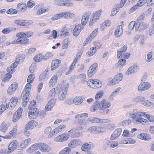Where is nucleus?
Listing matches in <instances>:
<instances>
[{
	"label": "nucleus",
	"mask_w": 154,
	"mask_h": 154,
	"mask_svg": "<svg viewBox=\"0 0 154 154\" xmlns=\"http://www.w3.org/2000/svg\"><path fill=\"white\" fill-rule=\"evenodd\" d=\"M145 114V112H139L136 109L128 112L126 113V116L133 119L134 121L135 122L140 123L143 125H145L148 122L147 120L142 118Z\"/></svg>",
	"instance_id": "1"
},
{
	"label": "nucleus",
	"mask_w": 154,
	"mask_h": 154,
	"mask_svg": "<svg viewBox=\"0 0 154 154\" xmlns=\"http://www.w3.org/2000/svg\"><path fill=\"white\" fill-rule=\"evenodd\" d=\"M39 149L41 152L46 153L51 151V148L47 144L42 142H39L35 143L31 145L27 149L26 152L27 153H31Z\"/></svg>",
	"instance_id": "2"
},
{
	"label": "nucleus",
	"mask_w": 154,
	"mask_h": 154,
	"mask_svg": "<svg viewBox=\"0 0 154 154\" xmlns=\"http://www.w3.org/2000/svg\"><path fill=\"white\" fill-rule=\"evenodd\" d=\"M88 114L87 112H84L82 113L76 114L74 118L79 120L78 123V125L76 128V131L82 130L84 127V125L87 124L88 122L87 119Z\"/></svg>",
	"instance_id": "3"
},
{
	"label": "nucleus",
	"mask_w": 154,
	"mask_h": 154,
	"mask_svg": "<svg viewBox=\"0 0 154 154\" xmlns=\"http://www.w3.org/2000/svg\"><path fill=\"white\" fill-rule=\"evenodd\" d=\"M111 105V103L106 99L102 100L99 104V109L104 114H107L109 112L108 109Z\"/></svg>",
	"instance_id": "4"
},
{
	"label": "nucleus",
	"mask_w": 154,
	"mask_h": 154,
	"mask_svg": "<svg viewBox=\"0 0 154 154\" xmlns=\"http://www.w3.org/2000/svg\"><path fill=\"white\" fill-rule=\"evenodd\" d=\"M123 79V75L122 73H117L112 78L110 77L108 79V84L109 85H115L122 81Z\"/></svg>",
	"instance_id": "5"
},
{
	"label": "nucleus",
	"mask_w": 154,
	"mask_h": 154,
	"mask_svg": "<svg viewBox=\"0 0 154 154\" xmlns=\"http://www.w3.org/2000/svg\"><path fill=\"white\" fill-rule=\"evenodd\" d=\"M16 36L18 38L12 41V44H26L28 42L29 39L26 38L21 32L17 33Z\"/></svg>",
	"instance_id": "6"
},
{
	"label": "nucleus",
	"mask_w": 154,
	"mask_h": 154,
	"mask_svg": "<svg viewBox=\"0 0 154 154\" xmlns=\"http://www.w3.org/2000/svg\"><path fill=\"white\" fill-rule=\"evenodd\" d=\"M32 87L31 84L27 83L22 93V96L23 100H29L30 97V91Z\"/></svg>",
	"instance_id": "7"
},
{
	"label": "nucleus",
	"mask_w": 154,
	"mask_h": 154,
	"mask_svg": "<svg viewBox=\"0 0 154 154\" xmlns=\"http://www.w3.org/2000/svg\"><path fill=\"white\" fill-rule=\"evenodd\" d=\"M88 85L90 88L94 89H97L101 87L102 82L97 79H90L87 82Z\"/></svg>",
	"instance_id": "8"
},
{
	"label": "nucleus",
	"mask_w": 154,
	"mask_h": 154,
	"mask_svg": "<svg viewBox=\"0 0 154 154\" xmlns=\"http://www.w3.org/2000/svg\"><path fill=\"white\" fill-rule=\"evenodd\" d=\"M127 0H121L120 3L115 5L111 12L110 16H113L115 15L119 11L120 9L123 7Z\"/></svg>",
	"instance_id": "9"
},
{
	"label": "nucleus",
	"mask_w": 154,
	"mask_h": 154,
	"mask_svg": "<svg viewBox=\"0 0 154 154\" xmlns=\"http://www.w3.org/2000/svg\"><path fill=\"white\" fill-rule=\"evenodd\" d=\"M18 128V126L17 125L14 126L12 130L10 131L8 134L6 135L5 136L0 135V137H2L5 139H10L13 137H15L17 134V131Z\"/></svg>",
	"instance_id": "10"
},
{
	"label": "nucleus",
	"mask_w": 154,
	"mask_h": 154,
	"mask_svg": "<svg viewBox=\"0 0 154 154\" xmlns=\"http://www.w3.org/2000/svg\"><path fill=\"white\" fill-rule=\"evenodd\" d=\"M151 87L150 83L142 82L140 83L137 87V91L139 92H143L149 89Z\"/></svg>",
	"instance_id": "11"
},
{
	"label": "nucleus",
	"mask_w": 154,
	"mask_h": 154,
	"mask_svg": "<svg viewBox=\"0 0 154 154\" xmlns=\"http://www.w3.org/2000/svg\"><path fill=\"white\" fill-rule=\"evenodd\" d=\"M70 137V135L67 133L62 134L56 137L54 139L56 142H63L67 140Z\"/></svg>",
	"instance_id": "12"
},
{
	"label": "nucleus",
	"mask_w": 154,
	"mask_h": 154,
	"mask_svg": "<svg viewBox=\"0 0 154 154\" xmlns=\"http://www.w3.org/2000/svg\"><path fill=\"white\" fill-rule=\"evenodd\" d=\"M91 15V13L89 11L85 12L82 16L81 23L83 26L85 25Z\"/></svg>",
	"instance_id": "13"
},
{
	"label": "nucleus",
	"mask_w": 154,
	"mask_h": 154,
	"mask_svg": "<svg viewBox=\"0 0 154 154\" xmlns=\"http://www.w3.org/2000/svg\"><path fill=\"white\" fill-rule=\"evenodd\" d=\"M18 145V142L16 140L12 141L9 145L8 148V153L10 154L12 152L17 148Z\"/></svg>",
	"instance_id": "14"
},
{
	"label": "nucleus",
	"mask_w": 154,
	"mask_h": 154,
	"mask_svg": "<svg viewBox=\"0 0 154 154\" xmlns=\"http://www.w3.org/2000/svg\"><path fill=\"white\" fill-rule=\"evenodd\" d=\"M88 131L94 134H97L98 133L103 132L104 131L102 127L98 126H93L89 127Z\"/></svg>",
	"instance_id": "15"
},
{
	"label": "nucleus",
	"mask_w": 154,
	"mask_h": 154,
	"mask_svg": "<svg viewBox=\"0 0 154 154\" xmlns=\"http://www.w3.org/2000/svg\"><path fill=\"white\" fill-rule=\"evenodd\" d=\"M18 88V84L16 82H14L8 87L7 91V94L9 95H12Z\"/></svg>",
	"instance_id": "16"
},
{
	"label": "nucleus",
	"mask_w": 154,
	"mask_h": 154,
	"mask_svg": "<svg viewBox=\"0 0 154 154\" xmlns=\"http://www.w3.org/2000/svg\"><path fill=\"white\" fill-rule=\"evenodd\" d=\"M98 67L97 64L95 63L93 64L88 71V77H91L96 72Z\"/></svg>",
	"instance_id": "17"
},
{
	"label": "nucleus",
	"mask_w": 154,
	"mask_h": 154,
	"mask_svg": "<svg viewBox=\"0 0 154 154\" xmlns=\"http://www.w3.org/2000/svg\"><path fill=\"white\" fill-rule=\"evenodd\" d=\"M38 111L37 109L29 110L28 112V116L30 119H35L38 115Z\"/></svg>",
	"instance_id": "18"
},
{
	"label": "nucleus",
	"mask_w": 154,
	"mask_h": 154,
	"mask_svg": "<svg viewBox=\"0 0 154 154\" xmlns=\"http://www.w3.org/2000/svg\"><path fill=\"white\" fill-rule=\"evenodd\" d=\"M10 126L9 123L3 121L0 125V131L4 134L5 133Z\"/></svg>",
	"instance_id": "19"
},
{
	"label": "nucleus",
	"mask_w": 154,
	"mask_h": 154,
	"mask_svg": "<svg viewBox=\"0 0 154 154\" xmlns=\"http://www.w3.org/2000/svg\"><path fill=\"white\" fill-rule=\"evenodd\" d=\"M44 133L45 134L48 135V138L51 139L54 136V133H53V130L50 126L46 127L44 131Z\"/></svg>",
	"instance_id": "20"
},
{
	"label": "nucleus",
	"mask_w": 154,
	"mask_h": 154,
	"mask_svg": "<svg viewBox=\"0 0 154 154\" xmlns=\"http://www.w3.org/2000/svg\"><path fill=\"white\" fill-rule=\"evenodd\" d=\"M122 129L121 128H119L116 129L112 134L110 138L111 140H114L120 135L122 131Z\"/></svg>",
	"instance_id": "21"
},
{
	"label": "nucleus",
	"mask_w": 154,
	"mask_h": 154,
	"mask_svg": "<svg viewBox=\"0 0 154 154\" xmlns=\"http://www.w3.org/2000/svg\"><path fill=\"white\" fill-rule=\"evenodd\" d=\"M134 28L135 31H138V23H136L135 21H132L129 24L128 29L129 31H131Z\"/></svg>",
	"instance_id": "22"
},
{
	"label": "nucleus",
	"mask_w": 154,
	"mask_h": 154,
	"mask_svg": "<svg viewBox=\"0 0 154 154\" xmlns=\"http://www.w3.org/2000/svg\"><path fill=\"white\" fill-rule=\"evenodd\" d=\"M94 147V145L92 143L89 142L85 143L83 144L81 147V150L83 151H88Z\"/></svg>",
	"instance_id": "23"
},
{
	"label": "nucleus",
	"mask_w": 154,
	"mask_h": 154,
	"mask_svg": "<svg viewBox=\"0 0 154 154\" xmlns=\"http://www.w3.org/2000/svg\"><path fill=\"white\" fill-rule=\"evenodd\" d=\"M27 8V7L26 4L23 2L18 3L16 7L17 11L20 12H24L26 10Z\"/></svg>",
	"instance_id": "24"
},
{
	"label": "nucleus",
	"mask_w": 154,
	"mask_h": 154,
	"mask_svg": "<svg viewBox=\"0 0 154 154\" xmlns=\"http://www.w3.org/2000/svg\"><path fill=\"white\" fill-rule=\"evenodd\" d=\"M81 141L79 140L74 139L71 141L68 144V147L70 148H74L80 145L81 144Z\"/></svg>",
	"instance_id": "25"
},
{
	"label": "nucleus",
	"mask_w": 154,
	"mask_h": 154,
	"mask_svg": "<svg viewBox=\"0 0 154 154\" xmlns=\"http://www.w3.org/2000/svg\"><path fill=\"white\" fill-rule=\"evenodd\" d=\"M83 29V26L79 25L76 26L73 30V34L75 36H78Z\"/></svg>",
	"instance_id": "26"
},
{
	"label": "nucleus",
	"mask_w": 154,
	"mask_h": 154,
	"mask_svg": "<svg viewBox=\"0 0 154 154\" xmlns=\"http://www.w3.org/2000/svg\"><path fill=\"white\" fill-rule=\"evenodd\" d=\"M55 103V100H50L45 106V110L48 111L51 110L54 105Z\"/></svg>",
	"instance_id": "27"
},
{
	"label": "nucleus",
	"mask_w": 154,
	"mask_h": 154,
	"mask_svg": "<svg viewBox=\"0 0 154 154\" xmlns=\"http://www.w3.org/2000/svg\"><path fill=\"white\" fill-rule=\"evenodd\" d=\"M31 141V139L30 138L23 140L20 143V147L23 149L25 148L29 145Z\"/></svg>",
	"instance_id": "28"
},
{
	"label": "nucleus",
	"mask_w": 154,
	"mask_h": 154,
	"mask_svg": "<svg viewBox=\"0 0 154 154\" xmlns=\"http://www.w3.org/2000/svg\"><path fill=\"white\" fill-rule=\"evenodd\" d=\"M18 101L17 97H12L8 103L9 106L12 108H14L17 105Z\"/></svg>",
	"instance_id": "29"
},
{
	"label": "nucleus",
	"mask_w": 154,
	"mask_h": 154,
	"mask_svg": "<svg viewBox=\"0 0 154 154\" xmlns=\"http://www.w3.org/2000/svg\"><path fill=\"white\" fill-rule=\"evenodd\" d=\"M137 137L140 139L145 141H149L151 139L150 137L146 133L139 134L137 135Z\"/></svg>",
	"instance_id": "30"
},
{
	"label": "nucleus",
	"mask_w": 154,
	"mask_h": 154,
	"mask_svg": "<svg viewBox=\"0 0 154 154\" xmlns=\"http://www.w3.org/2000/svg\"><path fill=\"white\" fill-rule=\"evenodd\" d=\"M110 21L109 20H106L100 24V29L101 31L105 30L106 27L109 26L110 25Z\"/></svg>",
	"instance_id": "31"
},
{
	"label": "nucleus",
	"mask_w": 154,
	"mask_h": 154,
	"mask_svg": "<svg viewBox=\"0 0 154 154\" xmlns=\"http://www.w3.org/2000/svg\"><path fill=\"white\" fill-rule=\"evenodd\" d=\"M38 124V122H37L32 120H31L28 122L26 125V128L27 129H32L37 126Z\"/></svg>",
	"instance_id": "32"
},
{
	"label": "nucleus",
	"mask_w": 154,
	"mask_h": 154,
	"mask_svg": "<svg viewBox=\"0 0 154 154\" xmlns=\"http://www.w3.org/2000/svg\"><path fill=\"white\" fill-rule=\"evenodd\" d=\"M121 90V88L119 87L115 89L109 96L108 99L109 100H112L115 96L118 94Z\"/></svg>",
	"instance_id": "33"
},
{
	"label": "nucleus",
	"mask_w": 154,
	"mask_h": 154,
	"mask_svg": "<svg viewBox=\"0 0 154 154\" xmlns=\"http://www.w3.org/2000/svg\"><path fill=\"white\" fill-rule=\"evenodd\" d=\"M61 62V60L58 59H56L52 61L51 64V70L56 69L58 67Z\"/></svg>",
	"instance_id": "34"
},
{
	"label": "nucleus",
	"mask_w": 154,
	"mask_h": 154,
	"mask_svg": "<svg viewBox=\"0 0 154 154\" xmlns=\"http://www.w3.org/2000/svg\"><path fill=\"white\" fill-rule=\"evenodd\" d=\"M102 10L100 9L93 12L91 16L95 19L97 20H98L100 18Z\"/></svg>",
	"instance_id": "35"
},
{
	"label": "nucleus",
	"mask_w": 154,
	"mask_h": 154,
	"mask_svg": "<svg viewBox=\"0 0 154 154\" xmlns=\"http://www.w3.org/2000/svg\"><path fill=\"white\" fill-rule=\"evenodd\" d=\"M123 28L121 26H117L114 32L115 36L116 37H119L122 34Z\"/></svg>",
	"instance_id": "36"
},
{
	"label": "nucleus",
	"mask_w": 154,
	"mask_h": 154,
	"mask_svg": "<svg viewBox=\"0 0 154 154\" xmlns=\"http://www.w3.org/2000/svg\"><path fill=\"white\" fill-rule=\"evenodd\" d=\"M84 98L82 96L75 97L74 98V104L75 105L81 104L83 101Z\"/></svg>",
	"instance_id": "37"
},
{
	"label": "nucleus",
	"mask_w": 154,
	"mask_h": 154,
	"mask_svg": "<svg viewBox=\"0 0 154 154\" xmlns=\"http://www.w3.org/2000/svg\"><path fill=\"white\" fill-rule=\"evenodd\" d=\"M56 89L53 88L50 90L48 93V100H55L54 97L56 95Z\"/></svg>",
	"instance_id": "38"
},
{
	"label": "nucleus",
	"mask_w": 154,
	"mask_h": 154,
	"mask_svg": "<svg viewBox=\"0 0 154 154\" xmlns=\"http://www.w3.org/2000/svg\"><path fill=\"white\" fill-rule=\"evenodd\" d=\"M57 78L56 75H54L51 78L49 83V87H53L56 83Z\"/></svg>",
	"instance_id": "39"
},
{
	"label": "nucleus",
	"mask_w": 154,
	"mask_h": 154,
	"mask_svg": "<svg viewBox=\"0 0 154 154\" xmlns=\"http://www.w3.org/2000/svg\"><path fill=\"white\" fill-rule=\"evenodd\" d=\"M65 125H60L53 130V133H54V135L62 131L66 127Z\"/></svg>",
	"instance_id": "40"
},
{
	"label": "nucleus",
	"mask_w": 154,
	"mask_h": 154,
	"mask_svg": "<svg viewBox=\"0 0 154 154\" xmlns=\"http://www.w3.org/2000/svg\"><path fill=\"white\" fill-rule=\"evenodd\" d=\"M127 48V46L125 45L122 47L120 50L117 51V58L119 59L122 56L123 52L126 51Z\"/></svg>",
	"instance_id": "41"
},
{
	"label": "nucleus",
	"mask_w": 154,
	"mask_h": 154,
	"mask_svg": "<svg viewBox=\"0 0 154 154\" xmlns=\"http://www.w3.org/2000/svg\"><path fill=\"white\" fill-rule=\"evenodd\" d=\"M57 94L58 100L59 101H63L66 96L67 93L58 91Z\"/></svg>",
	"instance_id": "42"
},
{
	"label": "nucleus",
	"mask_w": 154,
	"mask_h": 154,
	"mask_svg": "<svg viewBox=\"0 0 154 154\" xmlns=\"http://www.w3.org/2000/svg\"><path fill=\"white\" fill-rule=\"evenodd\" d=\"M106 144L107 146L112 148H115L119 145L118 143L116 141H110L108 140L106 142Z\"/></svg>",
	"instance_id": "43"
},
{
	"label": "nucleus",
	"mask_w": 154,
	"mask_h": 154,
	"mask_svg": "<svg viewBox=\"0 0 154 154\" xmlns=\"http://www.w3.org/2000/svg\"><path fill=\"white\" fill-rule=\"evenodd\" d=\"M69 87V84L66 83L60 88L58 87V91L67 93Z\"/></svg>",
	"instance_id": "44"
},
{
	"label": "nucleus",
	"mask_w": 154,
	"mask_h": 154,
	"mask_svg": "<svg viewBox=\"0 0 154 154\" xmlns=\"http://www.w3.org/2000/svg\"><path fill=\"white\" fill-rule=\"evenodd\" d=\"M148 25L144 22L138 23V30H144L148 27Z\"/></svg>",
	"instance_id": "45"
},
{
	"label": "nucleus",
	"mask_w": 154,
	"mask_h": 154,
	"mask_svg": "<svg viewBox=\"0 0 154 154\" xmlns=\"http://www.w3.org/2000/svg\"><path fill=\"white\" fill-rule=\"evenodd\" d=\"M88 122L93 123H99V118L97 117H89L87 118Z\"/></svg>",
	"instance_id": "46"
},
{
	"label": "nucleus",
	"mask_w": 154,
	"mask_h": 154,
	"mask_svg": "<svg viewBox=\"0 0 154 154\" xmlns=\"http://www.w3.org/2000/svg\"><path fill=\"white\" fill-rule=\"evenodd\" d=\"M71 151V149L68 147H66L62 149L58 154H69Z\"/></svg>",
	"instance_id": "47"
},
{
	"label": "nucleus",
	"mask_w": 154,
	"mask_h": 154,
	"mask_svg": "<svg viewBox=\"0 0 154 154\" xmlns=\"http://www.w3.org/2000/svg\"><path fill=\"white\" fill-rule=\"evenodd\" d=\"M24 56L23 54L18 55L16 59V61L18 63H22L24 60Z\"/></svg>",
	"instance_id": "48"
},
{
	"label": "nucleus",
	"mask_w": 154,
	"mask_h": 154,
	"mask_svg": "<svg viewBox=\"0 0 154 154\" xmlns=\"http://www.w3.org/2000/svg\"><path fill=\"white\" fill-rule=\"evenodd\" d=\"M43 59H44V57L40 54L36 55L33 58L34 60L37 62L42 61Z\"/></svg>",
	"instance_id": "49"
},
{
	"label": "nucleus",
	"mask_w": 154,
	"mask_h": 154,
	"mask_svg": "<svg viewBox=\"0 0 154 154\" xmlns=\"http://www.w3.org/2000/svg\"><path fill=\"white\" fill-rule=\"evenodd\" d=\"M96 49L94 47H92L90 48L88 52L87 53V54L88 57H91L96 52Z\"/></svg>",
	"instance_id": "50"
},
{
	"label": "nucleus",
	"mask_w": 154,
	"mask_h": 154,
	"mask_svg": "<svg viewBox=\"0 0 154 154\" xmlns=\"http://www.w3.org/2000/svg\"><path fill=\"white\" fill-rule=\"evenodd\" d=\"M146 112V114L144 115L145 118L146 119L150 122L154 123V116L149 114H147Z\"/></svg>",
	"instance_id": "51"
},
{
	"label": "nucleus",
	"mask_w": 154,
	"mask_h": 154,
	"mask_svg": "<svg viewBox=\"0 0 154 154\" xmlns=\"http://www.w3.org/2000/svg\"><path fill=\"white\" fill-rule=\"evenodd\" d=\"M35 79V75L33 74H31L29 75L27 79V82L28 83H32L34 81Z\"/></svg>",
	"instance_id": "52"
},
{
	"label": "nucleus",
	"mask_w": 154,
	"mask_h": 154,
	"mask_svg": "<svg viewBox=\"0 0 154 154\" xmlns=\"http://www.w3.org/2000/svg\"><path fill=\"white\" fill-rule=\"evenodd\" d=\"M85 4L86 6L89 8L94 7V4L91 0H86L85 2Z\"/></svg>",
	"instance_id": "53"
},
{
	"label": "nucleus",
	"mask_w": 154,
	"mask_h": 154,
	"mask_svg": "<svg viewBox=\"0 0 154 154\" xmlns=\"http://www.w3.org/2000/svg\"><path fill=\"white\" fill-rule=\"evenodd\" d=\"M36 101L35 100H33L31 101L29 106H28V109L29 110H31V109L33 110L35 109H37L36 108Z\"/></svg>",
	"instance_id": "54"
},
{
	"label": "nucleus",
	"mask_w": 154,
	"mask_h": 154,
	"mask_svg": "<svg viewBox=\"0 0 154 154\" xmlns=\"http://www.w3.org/2000/svg\"><path fill=\"white\" fill-rule=\"evenodd\" d=\"M48 10L44 8H42L37 11L36 13V15H39L46 12H48Z\"/></svg>",
	"instance_id": "55"
},
{
	"label": "nucleus",
	"mask_w": 154,
	"mask_h": 154,
	"mask_svg": "<svg viewBox=\"0 0 154 154\" xmlns=\"http://www.w3.org/2000/svg\"><path fill=\"white\" fill-rule=\"evenodd\" d=\"M37 69L36 64L35 63H32L29 68V72L32 73L36 71Z\"/></svg>",
	"instance_id": "56"
},
{
	"label": "nucleus",
	"mask_w": 154,
	"mask_h": 154,
	"mask_svg": "<svg viewBox=\"0 0 154 154\" xmlns=\"http://www.w3.org/2000/svg\"><path fill=\"white\" fill-rule=\"evenodd\" d=\"M145 100V97L141 96H137L134 98V101L135 102H138L139 101L141 103L142 101Z\"/></svg>",
	"instance_id": "57"
},
{
	"label": "nucleus",
	"mask_w": 154,
	"mask_h": 154,
	"mask_svg": "<svg viewBox=\"0 0 154 154\" xmlns=\"http://www.w3.org/2000/svg\"><path fill=\"white\" fill-rule=\"evenodd\" d=\"M141 103L143 105L147 107H150L153 104L152 103L150 102L149 101L145 100V99L143 101H142Z\"/></svg>",
	"instance_id": "58"
},
{
	"label": "nucleus",
	"mask_w": 154,
	"mask_h": 154,
	"mask_svg": "<svg viewBox=\"0 0 154 154\" xmlns=\"http://www.w3.org/2000/svg\"><path fill=\"white\" fill-rule=\"evenodd\" d=\"M76 63L73 62L70 66L69 68V71L66 73V74L67 75L69 74L73 71L74 68Z\"/></svg>",
	"instance_id": "59"
},
{
	"label": "nucleus",
	"mask_w": 154,
	"mask_h": 154,
	"mask_svg": "<svg viewBox=\"0 0 154 154\" xmlns=\"http://www.w3.org/2000/svg\"><path fill=\"white\" fill-rule=\"evenodd\" d=\"M104 94V92L102 91H98L97 93L95 98L96 100L101 98L103 96Z\"/></svg>",
	"instance_id": "60"
},
{
	"label": "nucleus",
	"mask_w": 154,
	"mask_h": 154,
	"mask_svg": "<svg viewBox=\"0 0 154 154\" xmlns=\"http://www.w3.org/2000/svg\"><path fill=\"white\" fill-rule=\"evenodd\" d=\"M26 38H29L31 37L33 34V32L31 31H28L25 32H21Z\"/></svg>",
	"instance_id": "61"
},
{
	"label": "nucleus",
	"mask_w": 154,
	"mask_h": 154,
	"mask_svg": "<svg viewBox=\"0 0 154 154\" xmlns=\"http://www.w3.org/2000/svg\"><path fill=\"white\" fill-rule=\"evenodd\" d=\"M54 54L51 52L47 53L43 57L44 59L48 60L52 57Z\"/></svg>",
	"instance_id": "62"
},
{
	"label": "nucleus",
	"mask_w": 154,
	"mask_h": 154,
	"mask_svg": "<svg viewBox=\"0 0 154 154\" xmlns=\"http://www.w3.org/2000/svg\"><path fill=\"white\" fill-rule=\"evenodd\" d=\"M6 12L8 14H16L17 13L18 11L17 9L11 8L8 10Z\"/></svg>",
	"instance_id": "63"
},
{
	"label": "nucleus",
	"mask_w": 154,
	"mask_h": 154,
	"mask_svg": "<svg viewBox=\"0 0 154 154\" xmlns=\"http://www.w3.org/2000/svg\"><path fill=\"white\" fill-rule=\"evenodd\" d=\"M132 69L134 73L136 72L139 69V67L138 64L137 63H135L133 64L130 66Z\"/></svg>",
	"instance_id": "64"
}]
</instances>
